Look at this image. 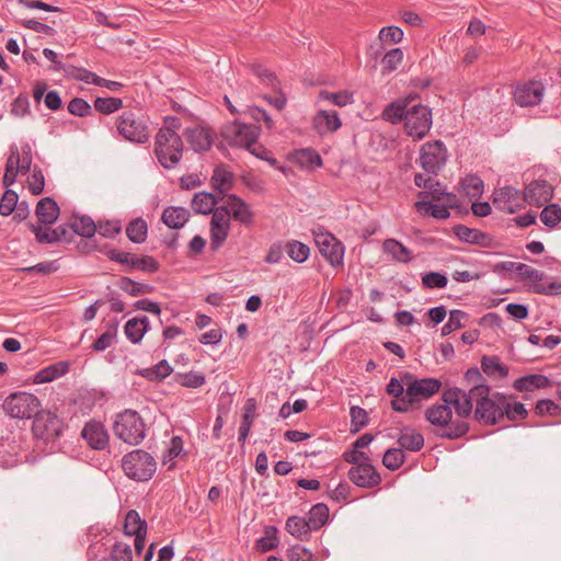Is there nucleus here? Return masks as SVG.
Here are the masks:
<instances>
[{
	"instance_id": "56",
	"label": "nucleus",
	"mask_w": 561,
	"mask_h": 561,
	"mask_svg": "<svg viewBox=\"0 0 561 561\" xmlns=\"http://www.w3.org/2000/svg\"><path fill=\"white\" fill-rule=\"evenodd\" d=\"M96 231L107 239H114L122 232V221L119 219H101L96 222Z\"/></svg>"
},
{
	"instance_id": "19",
	"label": "nucleus",
	"mask_w": 561,
	"mask_h": 561,
	"mask_svg": "<svg viewBox=\"0 0 561 561\" xmlns=\"http://www.w3.org/2000/svg\"><path fill=\"white\" fill-rule=\"evenodd\" d=\"M553 191V186L547 180H534L526 185L523 201L530 206L541 207L551 201Z\"/></svg>"
},
{
	"instance_id": "55",
	"label": "nucleus",
	"mask_w": 561,
	"mask_h": 561,
	"mask_svg": "<svg viewBox=\"0 0 561 561\" xmlns=\"http://www.w3.org/2000/svg\"><path fill=\"white\" fill-rule=\"evenodd\" d=\"M540 220L548 228H556L561 221V207L558 204L546 205L540 213Z\"/></svg>"
},
{
	"instance_id": "37",
	"label": "nucleus",
	"mask_w": 561,
	"mask_h": 561,
	"mask_svg": "<svg viewBox=\"0 0 561 561\" xmlns=\"http://www.w3.org/2000/svg\"><path fill=\"white\" fill-rule=\"evenodd\" d=\"M173 373V367L167 359L160 360L157 365L149 368H139L135 375L141 376L151 382H161Z\"/></svg>"
},
{
	"instance_id": "29",
	"label": "nucleus",
	"mask_w": 561,
	"mask_h": 561,
	"mask_svg": "<svg viewBox=\"0 0 561 561\" xmlns=\"http://www.w3.org/2000/svg\"><path fill=\"white\" fill-rule=\"evenodd\" d=\"M397 444L403 451L416 453L424 447L425 440L424 436L420 432H416L415 428L404 426L399 433Z\"/></svg>"
},
{
	"instance_id": "44",
	"label": "nucleus",
	"mask_w": 561,
	"mask_h": 561,
	"mask_svg": "<svg viewBox=\"0 0 561 561\" xmlns=\"http://www.w3.org/2000/svg\"><path fill=\"white\" fill-rule=\"evenodd\" d=\"M116 285L119 289L133 297L151 294L154 290L152 285L136 282L127 276H121Z\"/></svg>"
},
{
	"instance_id": "13",
	"label": "nucleus",
	"mask_w": 561,
	"mask_h": 561,
	"mask_svg": "<svg viewBox=\"0 0 561 561\" xmlns=\"http://www.w3.org/2000/svg\"><path fill=\"white\" fill-rule=\"evenodd\" d=\"M32 419V432L36 438L50 442L60 436L62 425L56 414L39 409Z\"/></svg>"
},
{
	"instance_id": "2",
	"label": "nucleus",
	"mask_w": 561,
	"mask_h": 561,
	"mask_svg": "<svg viewBox=\"0 0 561 561\" xmlns=\"http://www.w3.org/2000/svg\"><path fill=\"white\" fill-rule=\"evenodd\" d=\"M403 381L405 382V397L392 400L390 403L391 409L398 413H405L413 404L431 399L442 387V381L437 378L420 379L410 371H404Z\"/></svg>"
},
{
	"instance_id": "30",
	"label": "nucleus",
	"mask_w": 561,
	"mask_h": 561,
	"mask_svg": "<svg viewBox=\"0 0 561 561\" xmlns=\"http://www.w3.org/2000/svg\"><path fill=\"white\" fill-rule=\"evenodd\" d=\"M150 330V321L148 317L140 316L129 319L124 325V332L128 341L138 344L142 341L144 335Z\"/></svg>"
},
{
	"instance_id": "17",
	"label": "nucleus",
	"mask_w": 561,
	"mask_h": 561,
	"mask_svg": "<svg viewBox=\"0 0 561 561\" xmlns=\"http://www.w3.org/2000/svg\"><path fill=\"white\" fill-rule=\"evenodd\" d=\"M81 437L93 450H105L110 446V435L103 422L92 419L88 421L82 431Z\"/></svg>"
},
{
	"instance_id": "11",
	"label": "nucleus",
	"mask_w": 561,
	"mask_h": 561,
	"mask_svg": "<svg viewBox=\"0 0 561 561\" xmlns=\"http://www.w3.org/2000/svg\"><path fill=\"white\" fill-rule=\"evenodd\" d=\"M26 226L34 233L35 240L39 244H54L57 242L70 243L76 234L72 229L71 220L54 229L50 228V226L43 227L31 221H28Z\"/></svg>"
},
{
	"instance_id": "39",
	"label": "nucleus",
	"mask_w": 561,
	"mask_h": 561,
	"mask_svg": "<svg viewBox=\"0 0 561 561\" xmlns=\"http://www.w3.org/2000/svg\"><path fill=\"white\" fill-rule=\"evenodd\" d=\"M220 197L213 193L202 191L196 193L192 199V208L196 214L209 215L219 203Z\"/></svg>"
},
{
	"instance_id": "1",
	"label": "nucleus",
	"mask_w": 561,
	"mask_h": 561,
	"mask_svg": "<svg viewBox=\"0 0 561 561\" xmlns=\"http://www.w3.org/2000/svg\"><path fill=\"white\" fill-rule=\"evenodd\" d=\"M506 396L493 391L490 385L471 388L472 419L483 426L497 425L503 420Z\"/></svg>"
},
{
	"instance_id": "33",
	"label": "nucleus",
	"mask_w": 561,
	"mask_h": 561,
	"mask_svg": "<svg viewBox=\"0 0 561 561\" xmlns=\"http://www.w3.org/2000/svg\"><path fill=\"white\" fill-rule=\"evenodd\" d=\"M285 530L299 541H309L313 531L306 517L296 515L287 518Z\"/></svg>"
},
{
	"instance_id": "20",
	"label": "nucleus",
	"mask_w": 561,
	"mask_h": 561,
	"mask_svg": "<svg viewBox=\"0 0 561 561\" xmlns=\"http://www.w3.org/2000/svg\"><path fill=\"white\" fill-rule=\"evenodd\" d=\"M543 93V83L538 80H530L515 89L514 100L517 105H539Z\"/></svg>"
},
{
	"instance_id": "8",
	"label": "nucleus",
	"mask_w": 561,
	"mask_h": 561,
	"mask_svg": "<svg viewBox=\"0 0 561 561\" xmlns=\"http://www.w3.org/2000/svg\"><path fill=\"white\" fill-rule=\"evenodd\" d=\"M154 154L164 169H174L182 159L183 141L181 137L157 135Z\"/></svg>"
},
{
	"instance_id": "35",
	"label": "nucleus",
	"mask_w": 561,
	"mask_h": 561,
	"mask_svg": "<svg viewBox=\"0 0 561 561\" xmlns=\"http://www.w3.org/2000/svg\"><path fill=\"white\" fill-rule=\"evenodd\" d=\"M382 251L396 262L410 263L413 260L412 251L393 238H388L382 242Z\"/></svg>"
},
{
	"instance_id": "24",
	"label": "nucleus",
	"mask_w": 561,
	"mask_h": 561,
	"mask_svg": "<svg viewBox=\"0 0 561 561\" xmlns=\"http://www.w3.org/2000/svg\"><path fill=\"white\" fill-rule=\"evenodd\" d=\"M289 160L300 169L307 171H313L323 165L321 156L311 147L295 149L290 152Z\"/></svg>"
},
{
	"instance_id": "36",
	"label": "nucleus",
	"mask_w": 561,
	"mask_h": 561,
	"mask_svg": "<svg viewBox=\"0 0 561 561\" xmlns=\"http://www.w3.org/2000/svg\"><path fill=\"white\" fill-rule=\"evenodd\" d=\"M70 364L67 360H59L37 371L34 376V383L50 382L69 371Z\"/></svg>"
},
{
	"instance_id": "64",
	"label": "nucleus",
	"mask_w": 561,
	"mask_h": 561,
	"mask_svg": "<svg viewBox=\"0 0 561 561\" xmlns=\"http://www.w3.org/2000/svg\"><path fill=\"white\" fill-rule=\"evenodd\" d=\"M288 561H313V553L306 547L296 543L287 549Z\"/></svg>"
},
{
	"instance_id": "18",
	"label": "nucleus",
	"mask_w": 561,
	"mask_h": 561,
	"mask_svg": "<svg viewBox=\"0 0 561 561\" xmlns=\"http://www.w3.org/2000/svg\"><path fill=\"white\" fill-rule=\"evenodd\" d=\"M471 388L465 391L458 387L449 388L442 394L443 404L449 408L453 405L456 414L460 419L468 417L472 412Z\"/></svg>"
},
{
	"instance_id": "54",
	"label": "nucleus",
	"mask_w": 561,
	"mask_h": 561,
	"mask_svg": "<svg viewBox=\"0 0 561 561\" xmlns=\"http://www.w3.org/2000/svg\"><path fill=\"white\" fill-rule=\"evenodd\" d=\"M407 460L405 453L399 448H388L382 457V465L390 471L398 470Z\"/></svg>"
},
{
	"instance_id": "50",
	"label": "nucleus",
	"mask_w": 561,
	"mask_h": 561,
	"mask_svg": "<svg viewBox=\"0 0 561 561\" xmlns=\"http://www.w3.org/2000/svg\"><path fill=\"white\" fill-rule=\"evenodd\" d=\"M173 380L182 387L197 389L206 383V376L202 373L191 370L188 373L174 374Z\"/></svg>"
},
{
	"instance_id": "41",
	"label": "nucleus",
	"mask_w": 561,
	"mask_h": 561,
	"mask_svg": "<svg viewBox=\"0 0 561 561\" xmlns=\"http://www.w3.org/2000/svg\"><path fill=\"white\" fill-rule=\"evenodd\" d=\"M70 220L72 222V229L76 234L85 239H91L94 237L98 226L92 217L88 215H73Z\"/></svg>"
},
{
	"instance_id": "5",
	"label": "nucleus",
	"mask_w": 561,
	"mask_h": 561,
	"mask_svg": "<svg viewBox=\"0 0 561 561\" xmlns=\"http://www.w3.org/2000/svg\"><path fill=\"white\" fill-rule=\"evenodd\" d=\"M147 424L136 410L126 409L116 414L113 423L114 435L125 444L137 446L147 435Z\"/></svg>"
},
{
	"instance_id": "45",
	"label": "nucleus",
	"mask_w": 561,
	"mask_h": 561,
	"mask_svg": "<svg viewBox=\"0 0 561 561\" xmlns=\"http://www.w3.org/2000/svg\"><path fill=\"white\" fill-rule=\"evenodd\" d=\"M118 325L119 321L116 318L108 321L106 324V331L94 341L91 348L95 352H102L108 348L117 335Z\"/></svg>"
},
{
	"instance_id": "38",
	"label": "nucleus",
	"mask_w": 561,
	"mask_h": 561,
	"mask_svg": "<svg viewBox=\"0 0 561 561\" xmlns=\"http://www.w3.org/2000/svg\"><path fill=\"white\" fill-rule=\"evenodd\" d=\"M481 370L490 378H505L508 376V366L501 363L499 356L495 355H483L481 357Z\"/></svg>"
},
{
	"instance_id": "23",
	"label": "nucleus",
	"mask_w": 561,
	"mask_h": 561,
	"mask_svg": "<svg viewBox=\"0 0 561 561\" xmlns=\"http://www.w3.org/2000/svg\"><path fill=\"white\" fill-rule=\"evenodd\" d=\"M230 217L234 221L240 222L247 228H250L254 224V213L251 210L249 204L237 194L227 195Z\"/></svg>"
},
{
	"instance_id": "34",
	"label": "nucleus",
	"mask_w": 561,
	"mask_h": 561,
	"mask_svg": "<svg viewBox=\"0 0 561 561\" xmlns=\"http://www.w3.org/2000/svg\"><path fill=\"white\" fill-rule=\"evenodd\" d=\"M188 218L190 211L181 206H169L161 216L162 222L173 230L181 229L188 221Z\"/></svg>"
},
{
	"instance_id": "32",
	"label": "nucleus",
	"mask_w": 561,
	"mask_h": 561,
	"mask_svg": "<svg viewBox=\"0 0 561 561\" xmlns=\"http://www.w3.org/2000/svg\"><path fill=\"white\" fill-rule=\"evenodd\" d=\"M495 112L491 111L492 116L489 119L490 131L499 137L507 133L512 127V112L510 108L495 107Z\"/></svg>"
},
{
	"instance_id": "47",
	"label": "nucleus",
	"mask_w": 561,
	"mask_h": 561,
	"mask_svg": "<svg viewBox=\"0 0 561 561\" xmlns=\"http://www.w3.org/2000/svg\"><path fill=\"white\" fill-rule=\"evenodd\" d=\"M147 234L148 225L147 221L141 217L130 220L126 226V236L133 243H144L147 239Z\"/></svg>"
},
{
	"instance_id": "59",
	"label": "nucleus",
	"mask_w": 561,
	"mask_h": 561,
	"mask_svg": "<svg viewBox=\"0 0 561 561\" xmlns=\"http://www.w3.org/2000/svg\"><path fill=\"white\" fill-rule=\"evenodd\" d=\"M531 268H533L531 266H529L525 263L505 261V262L496 263L493 266L492 271L496 274H500L503 271H507V272L516 271L520 275L522 279H527L528 274L531 271Z\"/></svg>"
},
{
	"instance_id": "10",
	"label": "nucleus",
	"mask_w": 561,
	"mask_h": 561,
	"mask_svg": "<svg viewBox=\"0 0 561 561\" xmlns=\"http://www.w3.org/2000/svg\"><path fill=\"white\" fill-rule=\"evenodd\" d=\"M104 253L110 261L125 265V271L127 272L139 270L146 273H156L160 268L159 262L151 255H141L138 257L129 252L118 251L113 248L106 250Z\"/></svg>"
},
{
	"instance_id": "15",
	"label": "nucleus",
	"mask_w": 561,
	"mask_h": 561,
	"mask_svg": "<svg viewBox=\"0 0 561 561\" xmlns=\"http://www.w3.org/2000/svg\"><path fill=\"white\" fill-rule=\"evenodd\" d=\"M347 478L352 483L362 489H374L382 481L380 473L371 461L352 466L348 469Z\"/></svg>"
},
{
	"instance_id": "16",
	"label": "nucleus",
	"mask_w": 561,
	"mask_h": 561,
	"mask_svg": "<svg viewBox=\"0 0 561 561\" xmlns=\"http://www.w3.org/2000/svg\"><path fill=\"white\" fill-rule=\"evenodd\" d=\"M316 244L323 257L331 266H340L343 264L344 245L332 233H319L316 236Z\"/></svg>"
},
{
	"instance_id": "28",
	"label": "nucleus",
	"mask_w": 561,
	"mask_h": 561,
	"mask_svg": "<svg viewBox=\"0 0 561 561\" xmlns=\"http://www.w3.org/2000/svg\"><path fill=\"white\" fill-rule=\"evenodd\" d=\"M453 233L461 241L474 245L490 247L492 237L479 229L469 228L462 224L455 225Z\"/></svg>"
},
{
	"instance_id": "27",
	"label": "nucleus",
	"mask_w": 561,
	"mask_h": 561,
	"mask_svg": "<svg viewBox=\"0 0 561 561\" xmlns=\"http://www.w3.org/2000/svg\"><path fill=\"white\" fill-rule=\"evenodd\" d=\"M192 149L196 152L208 151L211 148L214 138L209 128L196 126L185 129L184 133Z\"/></svg>"
},
{
	"instance_id": "4",
	"label": "nucleus",
	"mask_w": 561,
	"mask_h": 561,
	"mask_svg": "<svg viewBox=\"0 0 561 561\" xmlns=\"http://www.w3.org/2000/svg\"><path fill=\"white\" fill-rule=\"evenodd\" d=\"M221 141L217 144L218 150L224 152L227 146L232 148H251L261 135V127L255 124L230 122L221 126L219 131Z\"/></svg>"
},
{
	"instance_id": "49",
	"label": "nucleus",
	"mask_w": 561,
	"mask_h": 561,
	"mask_svg": "<svg viewBox=\"0 0 561 561\" xmlns=\"http://www.w3.org/2000/svg\"><path fill=\"white\" fill-rule=\"evenodd\" d=\"M263 533L264 536L255 541V549L261 553L276 549L279 543L277 527L273 525L265 526Z\"/></svg>"
},
{
	"instance_id": "14",
	"label": "nucleus",
	"mask_w": 561,
	"mask_h": 561,
	"mask_svg": "<svg viewBox=\"0 0 561 561\" xmlns=\"http://www.w3.org/2000/svg\"><path fill=\"white\" fill-rule=\"evenodd\" d=\"M117 129L125 139L133 142L144 144L149 138L146 122L131 112H126L119 117Z\"/></svg>"
},
{
	"instance_id": "26",
	"label": "nucleus",
	"mask_w": 561,
	"mask_h": 561,
	"mask_svg": "<svg viewBox=\"0 0 561 561\" xmlns=\"http://www.w3.org/2000/svg\"><path fill=\"white\" fill-rule=\"evenodd\" d=\"M35 215L38 219L37 225L49 227L57 221L60 208L53 197H43L36 204Z\"/></svg>"
},
{
	"instance_id": "9",
	"label": "nucleus",
	"mask_w": 561,
	"mask_h": 561,
	"mask_svg": "<svg viewBox=\"0 0 561 561\" xmlns=\"http://www.w3.org/2000/svg\"><path fill=\"white\" fill-rule=\"evenodd\" d=\"M448 151L442 140L427 141L420 149V164L422 169L433 175H437L445 165Z\"/></svg>"
},
{
	"instance_id": "48",
	"label": "nucleus",
	"mask_w": 561,
	"mask_h": 561,
	"mask_svg": "<svg viewBox=\"0 0 561 561\" xmlns=\"http://www.w3.org/2000/svg\"><path fill=\"white\" fill-rule=\"evenodd\" d=\"M123 531L128 537L147 531V522L140 517L136 510H129L125 516Z\"/></svg>"
},
{
	"instance_id": "46",
	"label": "nucleus",
	"mask_w": 561,
	"mask_h": 561,
	"mask_svg": "<svg viewBox=\"0 0 561 561\" xmlns=\"http://www.w3.org/2000/svg\"><path fill=\"white\" fill-rule=\"evenodd\" d=\"M414 208L419 214L430 216L435 219H447L450 216L447 206H439L430 201H416L414 203Z\"/></svg>"
},
{
	"instance_id": "22",
	"label": "nucleus",
	"mask_w": 561,
	"mask_h": 561,
	"mask_svg": "<svg viewBox=\"0 0 561 561\" xmlns=\"http://www.w3.org/2000/svg\"><path fill=\"white\" fill-rule=\"evenodd\" d=\"M252 70L254 75L261 79L262 82L268 84L272 87L275 95H263V99L270 104V105H285L287 102V99L285 94L282 92V90L278 88L279 81L277 80L275 73L267 68L261 66V65H254L252 67Z\"/></svg>"
},
{
	"instance_id": "31",
	"label": "nucleus",
	"mask_w": 561,
	"mask_h": 561,
	"mask_svg": "<svg viewBox=\"0 0 561 561\" xmlns=\"http://www.w3.org/2000/svg\"><path fill=\"white\" fill-rule=\"evenodd\" d=\"M551 385L549 377L541 374H530L514 380L513 388L519 392H531L548 388Z\"/></svg>"
},
{
	"instance_id": "61",
	"label": "nucleus",
	"mask_w": 561,
	"mask_h": 561,
	"mask_svg": "<svg viewBox=\"0 0 561 561\" xmlns=\"http://www.w3.org/2000/svg\"><path fill=\"white\" fill-rule=\"evenodd\" d=\"M467 316L468 313L462 310H450L448 321L440 329L442 336H447L451 332L461 329L463 327L461 320L465 319Z\"/></svg>"
},
{
	"instance_id": "21",
	"label": "nucleus",
	"mask_w": 561,
	"mask_h": 561,
	"mask_svg": "<svg viewBox=\"0 0 561 561\" xmlns=\"http://www.w3.org/2000/svg\"><path fill=\"white\" fill-rule=\"evenodd\" d=\"M520 191L513 186H503L494 193L493 204L497 209L507 214H514L523 206Z\"/></svg>"
},
{
	"instance_id": "52",
	"label": "nucleus",
	"mask_w": 561,
	"mask_h": 561,
	"mask_svg": "<svg viewBox=\"0 0 561 561\" xmlns=\"http://www.w3.org/2000/svg\"><path fill=\"white\" fill-rule=\"evenodd\" d=\"M318 102H330L332 105H347L354 102L353 93L348 91L329 92L320 90L317 98Z\"/></svg>"
},
{
	"instance_id": "62",
	"label": "nucleus",
	"mask_w": 561,
	"mask_h": 561,
	"mask_svg": "<svg viewBox=\"0 0 561 561\" xmlns=\"http://www.w3.org/2000/svg\"><path fill=\"white\" fill-rule=\"evenodd\" d=\"M18 202V193L7 187L0 198V215L3 217L10 216L15 210Z\"/></svg>"
},
{
	"instance_id": "3",
	"label": "nucleus",
	"mask_w": 561,
	"mask_h": 561,
	"mask_svg": "<svg viewBox=\"0 0 561 561\" xmlns=\"http://www.w3.org/2000/svg\"><path fill=\"white\" fill-rule=\"evenodd\" d=\"M425 420L439 430L434 431L436 437L454 440L463 437L470 430L463 420H453V411L447 404L435 403L424 412Z\"/></svg>"
},
{
	"instance_id": "25",
	"label": "nucleus",
	"mask_w": 561,
	"mask_h": 561,
	"mask_svg": "<svg viewBox=\"0 0 561 561\" xmlns=\"http://www.w3.org/2000/svg\"><path fill=\"white\" fill-rule=\"evenodd\" d=\"M313 129L320 135L336 131L342 126V121L334 110H320L312 119Z\"/></svg>"
},
{
	"instance_id": "7",
	"label": "nucleus",
	"mask_w": 561,
	"mask_h": 561,
	"mask_svg": "<svg viewBox=\"0 0 561 561\" xmlns=\"http://www.w3.org/2000/svg\"><path fill=\"white\" fill-rule=\"evenodd\" d=\"M2 408L11 417L30 420L41 409V401L31 392L19 391L9 394L4 399Z\"/></svg>"
},
{
	"instance_id": "6",
	"label": "nucleus",
	"mask_w": 561,
	"mask_h": 561,
	"mask_svg": "<svg viewBox=\"0 0 561 561\" xmlns=\"http://www.w3.org/2000/svg\"><path fill=\"white\" fill-rule=\"evenodd\" d=\"M122 469L129 479L147 482L157 470V461L147 450L134 449L123 456Z\"/></svg>"
},
{
	"instance_id": "53",
	"label": "nucleus",
	"mask_w": 561,
	"mask_h": 561,
	"mask_svg": "<svg viewBox=\"0 0 561 561\" xmlns=\"http://www.w3.org/2000/svg\"><path fill=\"white\" fill-rule=\"evenodd\" d=\"M288 256L297 263H304L310 255V248L297 240L287 241L284 245Z\"/></svg>"
},
{
	"instance_id": "58",
	"label": "nucleus",
	"mask_w": 561,
	"mask_h": 561,
	"mask_svg": "<svg viewBox=\"0 0 561 561\" xmlns=\"http://www.w3.org/2000/svg\"><path fill=\"white\" fill-rule=\"evenodd\" d=\"M351 433L355 434L368 425L369 417L365 409L353 405L350 409Z\"/></svg>"
},
{
	"instance_id": "42",
	"label": "nucleus",
	"mask_w": 561,
	"mask_h": 561,
	"mask_svg": "<svg viewBox=\"0 0 561 561\" xmlns=\"http://www.w3.org/2000/svg\"><path fill=\"white\" fill-rule=\"evenodd\" d=\"M329 517V506L324 503H317L311 506L306 518L313 531H318L328 523Z\"/></svg>"
},
{
	"instance_id": "60",
	"label": "nucleus",
	"mask_w": 561,
	"mask_h": 561,
	"mask_svg": "<svg viewBox=\"0 0 561 561\" xmlns=\"http://www.w3.org/2000/svg\"><path fill=\"white\" fill-rule=\"evenodd\" d=\"M403 60V51L401 48H393L387 51L382 59V73H390L394 71Z\"/></svg>"
},
{
	"instance_id": "57",
	"label": "nucleus",
	"mask_w": 561,
	"mask_h": 561,
	"mask_svg": "<svg viewBox=\"0 0 561 561\" xmlns=\"http://www.w3.org/2000/svg\"><path fill=\"white\" fill-rule=\"evenodd\" d=\"M528 416V411L524 403L515 402L511 403L505 399L503 419L506 417L508 421L516 422L523 421Z\"/></svg>"
},
{
	"instance_id": "51",
	"label": "nucleus",
	"mask_w": 561,
	"mask_h": 561,
	"mask_svg": "<svg viewBox=\"0 0 561 561\" xmlns=\"http://www.w3.org/2000/svg\"><path fill=\"white\" fill-rule=\"evenodd\" d=\"M460 185L469 198H479L483 194L484 183L477 174H467L461 179Z\"/></svg>"
},
{
	"instance_id": "12",
	"label": "nucleus",
	"mask_w": 561,
	"mask_h": 561,
	"mask_svg": "<svg viewBox=\"0 0 561 561\" xmlns=\"http://www.w3.org/2000/svg\"><path fill=\"white\" fill-rule=\"evenodd\" d=\"M432 126V107H408L404 129L414 139L424 138Z\"/></svg>"
},
{
	"instance_id": "43",
	"label": "nucleus",
	"mask_w": 561,
	"mask_h": 561,
	"mask_svg": "<svg viewBox=\"0 0 561 561\" xmlns=\"http://www.w3.org/2000/svg\"><path fill=\"white\" fill-rule=\"evenodd\" d=\"M233 181V173L221 167L215 168L210 178L211 187L219 194H224L225 192L231 190Z\"/></svg>"
},
{
	"instance_id": "63",
	"label": "nucleus",
	"mask_w": 561,
	"mask_h": 561,
	"mask_svg": "<svg viewBox=\"0 0 561 561\" xmlns=\"http://www.w3.org/2000/svg\"><path fill=\"white\" fill-rule=\"evenodd\" d=\"M106 561H133L130 546L121 541L115 542Z\"/></svg>"
},
{
	"instance_id": "40",
	"label": "nucleus",
	"mask_w": 561,
	"mask_h": 561,
	"mask_svg": "<svg viewBox=\"0 0 561 561\" xmlns=\"http://www.w3.org/2000/svg\"><path fill=\"white\" fill-rule=\"evenodd\" d=\"M21 172L20 168V152L16 146H11L10 154L5 163V172L3 175V186L10 187L16 181L18 174Z\"/></svg>"
}]
</instances>
